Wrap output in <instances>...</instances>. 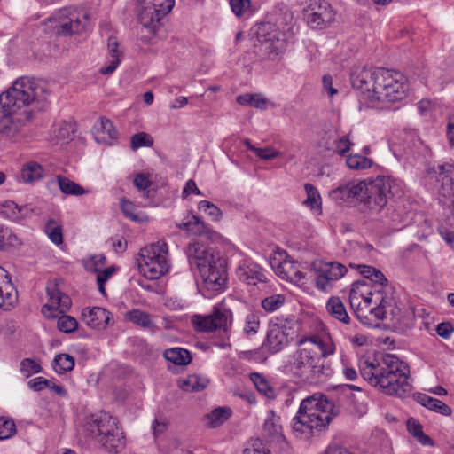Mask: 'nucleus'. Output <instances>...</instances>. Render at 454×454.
<instances>
[{"label": "nucleus", "instance_id": "obj_1", "mask_svg": "<svg viewBox=\"0 0 454 454\" xmlns=\"http://www.w3.org/2000/svg\"><path fill=\"white\" fill-rule=\"evenodd\" d=\"M50 95L48 84L40 79L23 76L0 95V134L12 137L34 113L42 110Z\"/></svg>", "mask_w": 454, "mask_h": 454}, {"label": "nucleus", "instance_id": "obj_2", "mask_svg": "<svg viewBox=\"0 0 454 454\" xmlns=\"http://www.w3.org/2000/svg\"><path fill=\"white\" fill-rule=\"evenodd\" d=\"M354 90L369 104L397 102L406 98L409 85L400 72L385 68H356L350 75Z\"/></svg>", "mask_w": 454, "mask_h": 454}, {"label": "nucleus", "instance_id": "obj_3", "mask_svg": "<svg viewBox=\"0 0 454 454\" xmlns=\"http://www.w3.org/2000/svg\"><path fill=\"white\" fill-rule=\"evenodd\" d=\"M359 371L366 381L387 395L403 397L411 389L408 365L394 355L385 354L380 360H360Z\"/></svg>", "mask_w": 454, "mask_h": 454}, {"label": "nucleus", "instance_id": "obj_4", "mask_svg": "<svg viewBox=\"0 0 454 454\" xmlns=\"http://www.w3.org/2000/svg\"><path fill=\"white\" fill-rule=\"evenodd\" d=\"M308 337L297 340L298 348L288 356L282 372L296 382L316 385L324 383L333 373L331 365L321 360L315 347H309Z\"/></svg>", "mask_w": 454, "mask_h": 454}, {"label": "nucleus", "instance_id": "obj_5", "mask_svg": "<svg viewBox=\"0 0 454 454\" xmlns=\"http://www.w3.org/2000/svg\"><path fill=\"white\" fill-rule=\"evenodd\" d=\"M340 413V405L331 403L325 395L317 393L301 401L292 420V427L301 434L319 433Z\"/></svg>", "mask_w": 454, "mask_h": 454}, {"label": "nucleus", "instance_id": "obj_6", "mask_svg": "<svg viewBox=\"0 0 454 454\" xmlns=\"http://www.w3.org/2000/svg\"><path fill=\"white\" fill-rule=\"evenodd\" d=\"M186 255L191 270H197L208 290H223L227 282L226 260L203 244H190Z\"/></svg>", "mask_w": 454, "mask_h": 454}, {"label": "nucleus", "instance_id": "obj_7", "mask_svg": "<svg viewBox=\"0 0 454 454\" xmlns=\"http://www.w3.org/2000/svg\"><path fill=\"white\" fill-rule=\"evenodd\" d=\"M362 192L359 203L366 209L380 212L387 203L390 196H401V184L388 176L362 180Z\"/></svg>", "mask_w": 454, "mask_h": 454}, {"label": "nucleus", "instance_id": "obj_8", "mask_svg": "<svg viewBox=\"0 0 454 454\" xmlns=\"http://www.w3.org/2000/svg\"><path fill=\"white\" fill-rule=\"evenodd\" d=\"M48 301L42 307V313L47 318H55L58 314H63L58 319V329L60 332L70 333L78 327L77 320L68 315H65L72 306L70 297L63 293L56 279L49 280L45 287Z\"/></svg>", "mask_w": 454, "mask_h": 454}, {"label": "nucleus", "instance_id": "obj_9", "mask_svg": "<svg viewBox=\"0 0 454 454\" xmlns=\"http://www.w3.org/2000/svg\"><path fill=\"white\" fill-rule=\"evenodd\" d=\"M139 271L148 279H159L169 270V256L167 243L157 241L140 250L137 259Z\"/></svg>", "mask_w": 454, "mask_h": 454}, {"label": "nucleus", "instance_id": "obj_10", "mask_svg": "<svg viewBox=\"0 0 454 454\" xmlns=\"http://www.w3.org/2000/svg\"><path fill=\"white\" fill-rule=\"evenodd\" d=\"M232 321V311L224 301L216 303L209 315H194L192 317L193 328L202 333H212L217 330L226 333L231 328Z\"/></svg>", "mask_w": 454, "mask_h": 454}, {"label": "nucleus", "instance_id": "obj_11", "mask_svg": "<svg viewBox=\"0 0 454 454\" xmlns=\"http://www.w3.org/2000/svg\"><path fill=\"white\" fill-rule=\"evenodd\" d=\"M142 7L138 13L140 24L150 33L155 34L161 26L162 19L175 5V0H137Z\"/></svg>", "mask_w": 454, "mask_h": 454}, {"label": "nucleus", "instance_id": "obj_12", "mask_svg": "<svg viewBox=\"0 0 454 454\" xmlns=\"http://www.w3.org/2000/svg\"><path fill=\"white\" fill-rule=\"evenodd\" d=\"M295 324L294 317L285 319L277 317L270 321L266 340L263 343L270 354H276L288 345Z\"/></svg>", "mask_w": 454, "mask_h": 454}, {"label": "nucleus", "instance_id": "obj_13", "mask_svg": "<svg viewBox=\"0 0 454 454\" xmlns=\"http://www.w3.org/2000/svg\"><path fill=\"white\" fill-rule=\"evenodd\" d=\"M58 34L71 35L85 30L90 24V13L85 9L63 8L56 14Z\"/></svg>", "mask_w": 454, "mask_h": 454}, {"label": "nucleus", "instance_id": "obj_14", "mask_svg": "<svg viewBox=\"0 0 454 454\" xmlns=\"http://www.w3.org/2000/svg\"><path fill=\"white\" fill-rule=\"evenodd\" d=\"M259 56L262 61H277L280 59L286 48L285 35L278 30L265 34L258 33Z\"/></svg>", "mask_w": 454, "mask_h": 454}, {"label": "nucleus", "instance_id": "obj_15", "mask_svg": "<svg viewBox=\"0 0 454 454\" xmlns=\"http://www.w3.org/2000/svg\"><path fill=\"white\" fill-rule=\"evenodd\" d=\"M312 267L317 273L316 286L322 291H327L332 281L339 280L347 272L346 266L338 262H315Z\"/></svg>", "mask_w": 454, "mask_h": 454}, {"label": "nucleus", "instance_id": "obj_16", "mask_svg": "<svg viewBox=\"0 0 454 454\" xmlns=\"http://www.w3.org/2000/svg\"><path fill=\"white\" fill-rule=\"evenodd\" d=\"M305 19L311 28L323 29L334 20V12L327 2L313 0L305 10Z\"/></svg>", "mask_w": 454, "mask_h": 454}, {"label": "nucleus", "instance_id": "obj_17", "mask_svg": "<svg viewBox=\"0 0 454 454\" xmlns=\"http://www.w3.org/2000/svg\"><path fill=\"white\" fill-rule=\"evenodd\" d=\"M96 442L109 453L120 452L125 446V437L122 429L118 426V420L103 435L97 437Z\"/></svg>", "mask_w": 454, "mask_h": 454}, {"label": "nucleus", "instance_id": "obj_18", "mask_svg": "<svg viewBox=\"0 0 454 454\" xmlns=\"http://www.w3.org/2000/svg\"><path fill=\"white\" fill-rule=\"evenodd\" d=\"M116 421L117 419L109 413L99 412L92 414L87 419L85 428L91 437L97 441V437L103 435L108 428L114 427Z\"/></svg>", "mask_w": 454, "mask_h": 454}, {"label": "nucleus", "instance_id": "obj_19", "mask_svg": "<svg viewBox=\"0 0 454 454\" xmlns=\"http://www.w3.org/2000/svg\"><path fill=\"white\" fill-rule=\"evenodd\" d=\"M237 275L240 281L247 285L255 286L258 283L266 281L263 269L253 262H245L243 264L239 265Z\"/></svg>", "mask_w": 454, "mask_h": 454}, {"label": "nucleus", "instance_id": "obj_20", "mask_svg": "<svg viewBox=\"0 0 454 454\" xmlns=\"http://www.w3.org/2000/svg\"><path fill=\"white\" fill-rule=\"evenodd\" d=\"M92 132L96 142L98 144L112 145L118 137L117 129L113 122L106 117H101L95 123Z\"/></svg>", "mask_w": 454, "mask_h": 454}, {"label": "nucleus", "instance_id": "obj_21", "mask_svg": "<svg viewBox=\"0 0 454 454\" xmlns=\"http://www.w3.org/2000/svg\"><path fill=\"white\" fill-rule=\"evenodd\" d=\"M362 181L348 182L334 189L332 193L335 200H340L342 203L359 202L362 192Z\"/></svg>", "mask_w": 454, "mask_h": 454}, {"label": "nucleus", "instance_id": "obj_22", "mask_svg": "<svg viewBox=\"0 0 454 454\" xmlns=\"http://www.w3.org/2000/svg\"><path fill=\"white\" fill-rule=\"evenodd\" d=\"M82 316L84 323L91 328H105L110 320V312L100 307L86 308Z\"/></svg>", "mask_w": 454, "mask_h": 454}, {"label": "nucleus", "instance_id": "obj_23", "mask_svg": "<svg viewBox=\"0 0 454 454\" xmlns=\"http://www.w3.org/2000/svg\"><path fill=\"white\" fill-rule=\"evenodd\" d=\"M54 186H58L63 194L68 196H81L88 192L82 185L61 175L48 181L49 189Z\"/></svg>", "mask_w": 454, "mask_h": 454}, {"label": "nucleus", "instance_id": "obj_24", "mask_svg": "<svg viewBox=\"0 0 454 454\" xmlns=\"http://www.w3.org/2000/svg\"><path fill=\"white\" fill-rule=\"evenodd\" d=\"M366 303L374 302L376 307L371 309V313L378 319H387L386 305L387 304V297L383 295V292L376 290L368 293L366 295L362 294Z\"/></svg>", "mask_w": 454, "mask_h": 454}, {"label": "nucleus", "instance_id": "obj_25", "mask_svg": "<svg viewBox=\"0 0 454 454\" xmlns=\"http://www.w3.org/2000/svg\"><path fill=\"white\" fill-rule=\"evenodd\" d=\"M126 319L153 333L159 330L156 324L153 321L152 316L138 309L128 311L126 313Z\"/></svg>", "mask_w": 454, "mask_h": 454}, {"label": "nucleus", "instance_id": "obj_26", "mask_svg": "<svg viewBox=\"0 0 454 454\" xmlns=\"http://www.w3.org/2000/svg\"><path fill=\"white\" fill-rule=\"evenodd\" d=\"M387 315L388 320L395 327H403L408 325L411 313L403 310L400 307L392 303V299L387 297V304L386 305Z\"/></svg>", "mask_w": 454, "mask_h": 454}, {"label": "nucleus", "instance_id": "obj_27", "mask_svg": "<svg viewBox=\"0 0 454 454\" xmlns=\"http://www.w3.org/2000/svg\"><path fill=\"white\" fill-rule=\"evenodd\" d=\"M326 309L329 315L334 319L343 324H349L350 317L340 297L332 296L326 303Z\"/></svg>", "mask_w": 454, "mask_h": 454}, {"label": "nucleus", "instance_id": "obj_28", "mask_svg": "<svg viewBox=\"0 0 454 454\" xmlns=\"http://www.w3.org/2000/svg\"><path fill=\"white\" fill-rule=\"evenodd\" d=\"M163 356L168 362L179 366L189 364L192 359L190 351L179 347L165 349Z\"/></svg>", "mask_w": 454, "mask_h": 454}, {"label": "nucleus", "instance_id": "obj_29", "mask_svg": "<svg viewBox=\"0 0 454 454\" xmlns=\"http://www.w3.org/2000/svg\"><path fill=\"white\" fill-rule=\"evenodd\" d=\"M177 227L192 235H203L209 230L208 226L196 215H188L177 224Z\"/></svg>", "mask_w": 454, "mask_h": 454}, {"label": "nucleus", "instance_id": "obj_30", "mask_svg": "<svg viewBox=\"0 0 454 454\" xmlns=\"http://www.w3.org/2000/svg\"><path fill=\"white\" fill-rule=\"evenodd\" d=\"M417 401L422 406L427 408L430 411L446 416L451 414V409L450 406L445 404L443 402L436 398L431 397L426 394H419L417 396Z\"/></svg>", "mask_w": 454, "mask_h": 454}, {"label": "nucleus", "instance_id": "obj_31", "mask_svg": "<svg viewBox=\"0 0 454 454\" xmlns=\"http://www.w3.org/2000/svg\"><path fill=\"white\" fill-rule=\"evenodd\" d=\"M43 167L35 162L29 161L23 165L20 170V179L24 183H34L43 177Z\"/></svg>", "mask_w": 454, "mask_h": 454}, {"label": "nucleus", "instance_id": "obj_32", "mask_svg": "<svg viewBox=\"0 0 454 454\" xmlns=\"http://www.w3.org/2000/svg\"><path fill=\"white\" fill-rule=\"evenodd\" d=\"M308 342H309L308 345L309 347L316 348L317 351L321 356V360H324L325 357L334 353L335 347L330 340H324L317 335H312L308 338Z\"/></svg>", "mask_w": 454, "mask_h": 454}, {"label": "nucleus", "instance_id": "obj_33", "mask_svg": "<svg viewBox=\"0 0 454 454\" xmlns=\"http://www.w3.org/2000/svg\"><path fill=\"white\" fill-rule=\"evenodd\" d=\"M208 380L198 375H189L179 381V387L185 392H198L207 387Z\"/></svg>", "mask_w": 454, "mask_h": 454}, {"label": "nucleus", "instance_id": "obj_34", "mask_svg": "<svg viewBox=\"0 0 454 454\" xmlns=\"http://www.w3.org/2000/svg\"><path fill=\"white\" fill-rule=\"evenodd\" d=\"M44 231L50 240L59 246L63 243L62 225L55 219H49L44 225Z\"/></svg>", "mask_w": 454, "mask_h": 454}, {"label": "nucleus", "instance_id": "obj_35", "mask_svg": "<svg viewBox=\"0 0 454 454\" xmlns=\"http://www.w3.org/2000/svg\"><path fill=\"white\" fill-rule=\"evenodd\" d=\"M237 102L241 106H249L258 109H265L267 99L261 94H242L237 98Z\"/></svg>", "mask_w": 454, "mask_h": 454}, {"label": "nucleus", "instance_id": "obj_36", "mask_svg": "<svg viewBox=\"0 0 454 454\" xmlns=\"http://www.w3.org/2000/svg\"><path fill=\"white\" fill-rule=\"evenodd\" d=\"M74 367V359L67 354L57 355L53 360V369L59 374L70 372Z\"/></svg>", "mask_w": 454, "mask_h": 454}, {"label": "nucleus", "instance_id": "obj_37", "mask_svg": "<svg viewBox=\"0 0 454 454\" xmlns=\"http://www.w3.org/2000/svg\"><path fill=\"white\" fill-rule=\"evenodd\" d=\"M286 302V295L276 294L269 295L262 300V308L268 313H272L279 309Z\"/></svg>", "mask_w": 454, "mask_h": 454}, {"label": "nucleus", "instance_id": "obj_38", "mask_svg": "<svg viewBox=\"0 0 454 454\" xmlns=\"http://www.w3.org/2000/svg\"><path fill=\"white\" fill-rule=\"evenodd\" d=\"M250 379L256 387V389L268 398H273L275 396V391L270 385L268 380L258 372H252Z\"/></svg>", "mask_w": 454, "mask_h": 454}, {"label": "nucleus", "instance_id": "obj_39", "mask_svg": "<svg viewBox=\"0 0 454 454\" xmlns=\"http://www.w3.org/2000/svg\"><path fill=\"white\" fill-rule=\"evenodd\" d=\"M20 244L21 241L11 229L0 225V250H5L8 247H16Z\"/></svg>", "mask_w": 454, "mask_h": 454}, {"label": "nucleus", "instance_id": "obj_40", "mask_svg": "<svg viewBox=\"0 0 454 454\" xmlns=\"http://www.w3.org/2000/svg\"><path fill=\"white\" fill-rule=\"evenodd\" d=\"M304 190L307 193V199L304 200V205L311 209H321V196L317 189L311 184H305Z\"/></svg>", "mask_w": 454, "mask_h": 454}, {"label": "nucleus", "instance_id": "obj_41", "mask_svg": "<svg viewBox=\"0 0 454 454\" xmlns=\"http://www.w3.org/2000/svg\"><path fill=\"white\" fill-rule=\"evenodd\" d=\"M260 311L251 310L245 318L244 333L247 335L255 334L260 327Z\"/></svg>", "mask_w": 454, "mask_h": 454}, {"label": "nucleus", "instance_id": "obj_42", "mask_svg": "<svg viewBox=\"0 0 454 454\" xmlns=\"http://www.w3.org/2000/svg\"><path fill=\"white\" fill-rule=\"evenodd\" d=\"M347 166L351 169H365L372 165V160L360 154H351L346 159Z\"/></svg>", "mask_w": 454, "mask_h": 454}, {"label": "nucleus", "instance_id": "obj_43", "mask_svg": "<svg viewBox=\"0 0 454 454\" xmlns=\"http://www.w3.org/2000/svg\"><path fill=\"white\" fill-rule=\"evenodd\" d=\"M153 145L152 137L145 132L136 133L130 138V147L133 151H137L140 147H150Z\"/></svg>", "mask_w": 454, "mask_h": 454}, {"label": "nucleus", "instance_id": "obj_44", "mask_svg": "<svg viewBox=\"0 0 454 454\" xmlns=\"http://www.w3.org/2000/svg\"><path fill=\"white\" fill-rule=\"evenodd\" d=\"M117 270V268L114 266H111L106 268L104 270H98L97 272V284L99 293L103 296H106V292L105 288V285L107 280L114 275V273Z\"/></svg>", "mask_w": 454, "mask_h": 454}, {"label": "nucleus", "instance_id": "obj_45", "mask_svg": "<svg viewBox=\"0 0 454 454\" xmlns=\"http://www.w3.org/2000/svg\"><path fill=\"white\" fill-rule=\"evenodd\" d=\"M265 348L266 346L263 344L260 348L243 351L240 353V357L254 363H263L268 358Z\"/></svg>", "mask_w": 454, "mask_h": 454}, {"label": "nucleus", "instance_id": "obj_46", "mask_svg": "<svg viewBox=\"0 0 454 454\" xmlns=\"http://www.w3.org/2000/svg\"><path fill=\"white\" fill-rule=\"evenodd\" d=\"M231 416V410L225 407H218L213 410L208 415V419L213 427L223 423Z\"/></svg>", "mask_w": 454, "mask_h": 454}, {"label": "nucleus", "instance_id": "obj_47", "mask_svg": "<svg viewBox=\"0 0 454 454\" xmlns=\"http://www.w3.org/2000/svg\"><path fill=\"white\" fill-rule=\"evenodd\" d=\"M42 367L40 364L32 358H25L20 362V372L25 377L40 372Z\"/></svg>", "mask_w": 454, "mask_h": 454}, {"label": "nucleus", "instance_id": "obj_48", "mask_svg": "<svg viewBox=\"0 0 454 454\" xmlns=\"http://www.w3.org/2000/svg\"><path fill=\"white\" fill-rule=\"evenodd\" d=\"M16 433V426L12 419L0 418V440H6Z\"/></svg>", "mask_w": 454, "mask_h": 454}, {"label": "nucleus", "instance_id": "obj_49", "mask_svg": "<svg viewBox=\"0 0 454 454\" xmlns=\"http://www.w3.org/2000/svg\"><path fill=\"white\" fill-rule=\"evenodd\" d=\"M21 210L15 202L6 201L4 204L3 213L12 221L17 222L22 218Z\"/></svg>", "mask_w": 454, "mask_h": 454}, {"label": "nucleus", "instance_id": "obj_50", "mask_svg": "<svg viewBox=\"0 0 454 454\" xmlns=\"http://www.w3.org/2000/svg\"><path fill=\"white\" fill-rule=\"evenodd\" d=\"M198 207L200 211L205 212L215 221L219 220L222 216L220 208L208 200L200 201Z\"/></svg>", "mask_w": 454, "mask_h": 454}, {"label": "nucleus", "instance_id": "obj_51", "mask_svg": "<svg viewBox=\"0 0 454 454\" xmlns=\"http://www.w3.org/2000/svg\"><path fill=\"white\" fill-rule=\"evenodd\" d=\"M152 183L148 179V177L143 173H137L134 178V185L141 192H143V196L145 198L150 197L151 191L148 188L151 186Z\"/></svg>", "mask_w": 454, "mask_h": 454}, {"label": "nucleus", "instance_id": "obj_52", "mask_svg": "<svg viewBox=\"0 0 454 454\" xmlns=\"http://www.w3.org/2000/svg\"><path fill=\"white\" fill-rule=\"evenodd\" d=\"M74 131L75 129L72 123L64 121L54 132L56 133V137L59 139L64 141L71 139Z\"/></svg>", "mask_w": 454, "mask_h": 454}, {"label": "nucleus", "instance_id": "obj_53", "mask_svg": "<svg viewBox=\"0 0 454 454\" xmlns=\"http://www.w3.org/2000/svg\"><path fill=\"white\" fill-rule=\"evenodd\" d=\"M263 432L268 436H277L281 433V426L273 418H268L263 423Z\"/></svg>", "mask_w": 454, "mask_h": 454}, {"label": "nucleus", "instance_id": "obj_54", "mask_svg": "<svg viewBox=\"0 0 454 454\" xmlns=\"http://www.w3.org/2000/svg\"><path fill=\"white\" fill-rule=\"evenodd\" d=\"M231 11L236 16H242L251 7L250 0H230Z\"/></svg>", "mask_w": 454, "mask_h": 454}, {"label": "nucleus", "instance_id": "obj_55", "mask_svg": "<svg viewBox=\"0 0 454 454\" xmlns=\"http://www.w3.org/2000/svg\"><path fill=\"white\" fill-rule=\"evenodd\" d=\"M106 263V258L104 254H97L90 257L85 264L87 270L98 271Z\"/></svg>", "mask_w": 454, "mask_h": 454}, {"label": "nucleus", "instance_id": "obj_56", "mask_svg": "<svg viewBox=\"0 0 454 454\" xmlns=\"http://www.w3.org/2000/svg\"><path fill=\"white\" fill-rule=\"evenodd\" d=\"M254 153L265 160L275 159L280 155V153L272 147L257 148Z\"/></svg>", "mask_w": 454, "mask_h": 454}, {"label": "nucleus", "instance_id": "obj_57", "mask_svg": "<svg viewBox=\"0 0 454 454\" xmlns=\"http://www.w3.org/2000/svg\"><path fill=\"white\" fill-rule=\"evenodd\" d=\"M352 142L349 140L348 136H343L335 142V149L338 154L344 155L350 150Z\"/></svg>", "mask_w": 454, "mask_h": 454}, {"label": "nucleus", "instance_id": "obj_58", "mask_svg": "<svg viewBox=\"0 0 454 454\" xmlns=\"http://www.w3.org/2000/svg\"><path fill=\"white\" fill-rule=\"evenodd\" d=\"M16 301V297L11 293L7 292L4 294L2 288L0 287V308L4 310H9L13 303Z\"/></svg>", "mask_w": 454, "mask_h": 454}, {"label": "nucleus", "instance_id": "obj_59", "mask_svg": "<svg viewBox=\"0 0 454 454\" xmlns=\"http://www.w3.org/2000/svg\"><path fill=\"white\" fill-rule=\"evenodd\" d=\"M51 380L43 377H36L28 381V387L34 391H41L50 386Z\"/></svg>", "mask_w": 454, "mask_h": 454}, {"label": "nucleus", "instance_id": "obj_60", "mask_svg": "<svg viewBox=\"0 0 454 454\" xmlns=\"http://www.w3.org/2000/svg\"><path fill=\"white\" fill-rule=\"evenodd\" d=\"M372 282H373L377 286H375V290H380L382 292V288L384 286L387 284V279L384 276V274L378 269L375 270V272L372 273V278H370Z\"/></svg>", "mask_w": 454, "mask_h": 454}, {"label": "nucleus", "instance_id": "obj_61", "mask_svg": "<svg viewBox=\"0 0 454 454\" xmlns=\"http://www.w3.org/2000/svg\"><path fill=\"white\" fill-rule=\"evenodd\" d=\"M107 49L109 56L112 59L114 58L121 57V52L119 51V43L115 37H109L107 43Z\"/></svg>", "mask_w": 454, "mask_h": 454}, {"label": "nucleus", "instance_id": "obj_62", "mask_svg": "<svg viewBox=\"0 0 454 454\" xmlns=\"http://www.w3.org/2000/svg\"><path fill=\"white\" fill-rule=\"evenodd\" d=\"M454 328L449 322L440 323L436 327V333L443 339H449L453 333Z\"/></svg>", "mask_w": 454, "mask_h": 454}, {"label": "nucleus", "instance_id": "obj_63", "mask_svg": "<svg viewBox=\"0 0 454 454\" xmlns=\"http://www.w3.org/2000/svg\"><path fill=\"white\" fill-rule=\"evenodd\" d=\"M350 268L356 269L359 273L365 278L369 279L372 278V273L375 272L376 268L364 264L349 263Z\"/></svg>", "mask_w": 454, "mask_h": 454}, {"label": "nucleus", "instance_id": "obj_64", "mask_svg": "<svg viewBox=\"0 0 454 454\" xmlns=\"http://www.w3.org/2000/svg\"><path fill=\"white\" fill-rule=\"evenodd\" d=\"M168 427V422L162 419H155L152 424L153 435L157 438L162 434Z\"/></svg>", "mask_w": 454, "mask_h": 454}]
</instances>
